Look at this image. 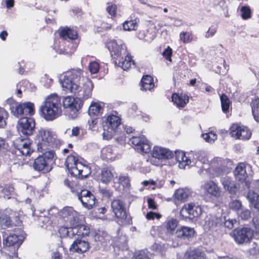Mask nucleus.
<instances>
[{
    "mask_svg": "<svg viewBox=\"0 0 259 259\" xmlns=\"http://www.w3.org/2000/svg\"><path fill=\"white\" fill-rule=\"evenodd\" d=\"M87 169L88 167L87 166L83 165L81 162H78L70 173L75 177H85L87 174L84 172V171Z\"/></svg>",
    "mask_w": 259,
    "mask_h": 259,
    "instance_id": "26",
    "label": "nucleus"
},
{
    "mask_svg": "<svg viewBox=\"0 0 259 259\" xmlns=\"http://www.w3.org/2000/svg\"><path fill=\"white\" fill-rule=\"evenodd\" d=\"M247 198L252 206L259 210V195L254 191H250L248 193Z\"/></svg>",
    "mask_w": 259,
    "mask_h": 259,
    "instance_id": "31",
    "label": "nucleus"
},
{
    "mask_svg": "<svg viewBox=\"0 0 259 259\" xmlns=\"http://www.w3.org/2000/svg\"><path fill=\"white\" fill-rule=\"evenodd\" d=\"M176 159L179 162V166L181 168H185L186 165L190 164L191 160L185 156V154L182 151L175 152Z\"/></svg>",
    "mask_w": 259,
    "mask_h": 259,
    "instance_id": "23",
    "label": "nucleus"
},
{
    "mask_svg": "<svg viewBox=\"0 0 259 259\" xmlns=\"http://www.w3.org/2000/svg\"><path fill=\"white\" fill-rule=\"evenodd\" d=\"M77 197L82 205L88 209L92 208L95 203V197L89 190H82L78 193Z\"/></svg>",
    "mask_w": 259,
    "mask_h": 259,
    "instance_id": "10",
    "label": "nucleus"
},
{
    "mask_svg": "<svg viewBox=\"0 0 259 259\" xmlns=\"http://www.w3.org/2000/svg\"><path fill=\"white\" fill-rule=\"evenodd\" d=\"M67 231H68V228L65 227H62L59 230V232L60 235L62 237H67V232H68Z\"/></svg>",
    "mask_w": 259,
    "mask_h": 259,
    "instance_id": "58",
    "label": "nucleus"
},
{
    "mask_svg": "<svg viewBox=\"0 0 259 259\" xmlns=\"http://www.w3.org/2000/svg\"><path fill=\"white\" fill-rule=\"evenodd\" d=\"M252 222L254 227L255 231L253 233V237L256 239L259 238V218H254Z\"/></svg>",
    "mask_w": 259,
    "mask_h": 259,
    "instance_id": "47",
    "label": "nucleus"
},
{
    "mask_svg": "<svg viewBox=\"0 0 259 259\" xmlns=\"http://www.w3.org/2000/svg\"><path fill=\"white\" fill-rule=\"evenodd\" d=\"M100 192L104 196L106 197L107 198L111 197L113 195V192L110 190L103 188L100 190Z\"/></svg>",
    "mask_w": 259,
    "mask_h": 259,
    "instance_id": "55",
    "label": "nucleus"
},
{
    "mask_svg": "<svg viewBox=\"0 0 259 259\" xmlns=\"http://www.w3.org/2000/svg\"><path fill=\"white\" fill-rule=\"evenodd\" d=\"M79 133V129L77 127H74L72 129L71 136H77Z\"/></svg>",
    "mask_w": 259,
    "mask_h": 259,
    "instance_id": "64",
    "label": "nucleus"
},
{
    "mask_svg": "<svg viewBox=\"0 0 259 259\" xmlns=\"http://www.w3.org/2000/svg\"><path fill=\"white\" fill-rule=\"evenodd\" d=\"M33 166L35 170L38 171H43L44 172H48L52 169V166L50 165L40 156L34 159Z\"/></svg>",
    "mask_w": 259,
    "mask_h": 259,
    "instance_id": "18",
    "label": "nucleus"
},
{
    "mask_svg": "<svg viewBox=\"0 0 259 259\" xmlns=\"http://www.w3.org/2000/svg\"><path fill=\"white\" fill-rule=\"evenodd\" d=\"M60 37L63 39H69L71 40H74L77 37V32L68 27L61 29L60 32Z\"/></svg>",
    "mask_w": 259,
    "mask_h": 259,
    "instance_id": "22",
    "label": "nucleus"
},
{
    "mask_svg": "<svg viewBox=\"0 0 259 259\" xmlns=\"http://www.w3.org/2000/svg\"><path fill=\"white\" fill-rule=\"evenodd\" d=\"M190 259H201V257L197 254V252L195 251H191L189 254Z\"/></svg>",
    "mask_w": 259,
    "mask_h": 259,
    "instance_id": "60",
    "label": "nucleus"
},
{
    "mask_svg": "<svg viewBox=\"0 0 259 259\" xmlns=\"http://www.w3.org/2000/svg\"><path fill=\"white\" fill-rule=\"evenodd\" d=\"M195 231L193 228L182 226L178 229L176 232V236L184 241L189 240L192 238L195 234Z\"/></svg>",
    "mask_w": 259,
    "mask_h": 259,
    "instance_id": "15",
    "label": "nucleus"
},
{
    "mask_svg": "<svg viewBox=\"0 0 259 259\" xmlns=\"http://www.w3.org/2000/svg\"><path fill=\"white\" fill-rule=\"evenodd\" d=\"M234 175L237 180L243 182L247 177L245 164L243 163H239L235 168Z\"/></svg>",
    "mask_w": 259,
    "mask_h": 259,
    "instance_id": "21",
    "label": "nucleus"
},
{
    "mask_svg": "<svg viewBox=\"0 0 259 259\" xmlns=\"http://www.w3.org/2000/svg\"><path fill=\"white\" fill-rule=\"evenodd\" d=\"M35 142L37 145V150L40 152H44L49 150L51 143L45 140L41 141L40 139H35Z\"/></svg>",
    "mask_w": 259,
    "mask_h": 259,
    "instance_id": "35",
    "label": "nucleus"
},
{
    "mask_svg": "<svg viewBox=\"0 0 259 259\" xmlns=\"http://www.w3.org/2000/svg\"><path fill=\"white\" fill-rule=\"evenodd\" d=\"M14 190V189L12 186H8L5 187L2 190V192L3 194L4 197L9 199L11 198V195L13 193Z\"/></svg>",
    "mask_w": 259,
    "mask_h": 259,
    "instance_id": "45",
    "label": "nucleus"
},
{
    "mask_svg": "<svg viewBox=\"0 0 259 259\" xmlns=\"http://www.w3.org/2000/svg\"><path fill=\"white\" fill-rule=\"evenodd\" d=\"M204 189L206 192L214 197L218 198L221 195L220 188L213 181L206 182L204 185Z\"/></svg>",
    "mask_w": 259,
    "mask_h": 259,
    "instance_id": "19",
    "label": "nucleus"
},
{
    "mask_svg": "<svg viewBox=\"0 0 259 259\" xmlns=\"http://www.w3.org/2000/svg\"><path fill=\"white\" fill-rule=\"evenodd\" d=\"M134 259H150L144 253H139L136 255Z\"/></svg>",
    "mask_w": 259,
    "mask_h": 259,
    "instance_id": "62",
    "label": "nucleus"
},
{
    "mask_svg": "<svg viewBox=\"0 0 259 259\" xmlns=\"http://www.w3.org/2000/svg\"><path fill=\"white\" fill-rule=\"evenodd\" d=\"M250 214V212L248 210H245L240 213V217L243 220H247L249 218Z\"/></svg>",
    "mask_w": 259,
    "mask_h": 259,
    "instance_id": "57",
    "label": "nucleus"
},
{
    "mask_svg": "<svg viewBox=\"0 0 259 259\" xmlns=\"http://www.w3.org/2000/svg\"><path fill=\"white\" fill-rule=\"evenodd\" d=\"M251 106L254 118L257 122H259V98L253 100Z\"/></svg>",
    "mask_w": 259,
    "mask_h": 259,
    "instance_id": "34",
    "label": "nucleus"
},
{
    "mask_svg": "<svg viewBox=\"0 0 259 259\" xmlns=\"http://www.w3.org/2000/svg\"><path fill=\"white\" fill-rule=\"evenodd\" d=\"M41 116L47 121H52L62 114L61 98L56 94L48 96L40 106Z\"/></svg>",
    "mask_w": 259,
    "mask_h": 259,
    "instance_id": "3",
    "label": "nucleus"
},
{
    "mask_svg": "<svg viewBox=\"0 0 259 259\" xmlns=\"http://www.w3.org/2000/svg\"><path fill=\"white\" fill-rule=\"evenodd\" d=\"M221 106L222 110L224 112L228 111L230 102L228 97L225 94L221 96Z\"/></svg>",
    "mask_w": 259,
    "mask_h": 259,
    "instance_id": "39",
    "label": "nucleus"
},
{
    "mask_svg": "<svg viewBox=\"0 0 259 259\" xmlns=\"http://www.w3.org/2000/svg\"><path fill=\"white\" fill-rule=\"evenodd\" d=\"M21 222L19 218L16 217L15 221L13 222L9 216L6 214H3L0 216V224L2 227H12L13 226L21 225Z\"/></svg>",
    "mask_w": 259,
    "mask_h": 259,
    "instance_id": "20",
    "label": "nucleus"
},
{
    "mask_svg": "<svg viewBox=\"0 0 259 259\" xmlns=\"http://www.w3.org/2000/svg\"><path fill=\"white\" fill-rule=\"evenodd\" d=\"M13 144L15 148L23 155H29L32 152L31 143L29 139L18 138L14 141Z\"/></svg>",
    "mask_w": 259,
    "mask_h": 259,
    "instance_id": "8",
    "label": "nucleus"
},
{
    "mask_svg": "<svg viewBox=\"0 0 259 259\" xmlns=\"http://www.w3.org/2000/svg\"><path fill=\"white\" fill-rule=\"evenodd\" d=\"M120 124V119L118 116L114 115H109L103 125V138L106 140L111 139L116 128Z\"/></svg>",
    "mask_w": 259,
    "mask_h": 259,
    "instance_id": "4",
    "label": "nucleus"
},
{
    "mask_svg": "<svg viewBox=\"0 0 259 259\" xmlns=\"http://www.w3.org/2000/svg\"><path fill=\"white\" fill-rule=\"evenodd\" d=\"M229 206L231 209L238 210L241 207V203L239 200H234L230 203Z\"/></svg>",
    "mask_w": 259,
    "mask_h": 259,
    "instance_id": "53",
    "label": "nucleus"
},
{
    "mask_svg": "<svg viewBox=\"0 0 259 259\" xmlns=\"http://www.w3.org/2000/svg\"><path fill=\"white\" fill-rule=\"evenodd\" d=\"M10 109L12 114L17 117H21L23 115H32L34 113V105L31 102L23 104L16 103L11 105Z\"/></svg>",
    "mask_w": 259,
    "mask_h": 259,
    "instance_id": "5",
    "label": "nucleus"
},
{
    "mask_svg": "<svg viewBox=\"0 0 259 259\" xmlns=\"http://www.w3.org/2000/svg\"><path fill=\"white\" fill-rule=\"evenodd\" d=\"M8 115L7 111L4 108L0 107V128H4L6 126V120Z\"/></svg>",
    "mask_w": 259,
    "mask_h": 259,
    "instance_id": "40",
    "label": "nucleus"
},
{
    "mask_svg": "<svg viewBox=\"0 0 259 259\" xmlns=\"http://www.w3.org/2000/svg\"><path fill=\"white\" fill-rule=\"evenodd\" d=\"M141 88L143 90H150L154 87L153 80L150 75H145L143 77L141 81Z\"/></svg>",
    "mask_w": 259,
    "mask_h": 259,
    "instance_id": "29",
    "label": "nucleus"
},
{
    "mask_svg": "<svg viewBox=\"0 0 259 259\" xmlns=\"http://www.w3.org/2000/svg\"><path fill=\"white\" fill-rule=\"evenodd\" d=\"M175 198L180 200H185L188 197L187 193L183 189H178L175 193Z\"/></svg>",
    "mask_w": 259,
    "mask_h": 259,
    "instance_id": "44",
    "label": "nucleus"
},
{
    "mask_svg": "<svg viewBox=\"0 0 259 259\" xmlns=\"http://www.w3.org/2000/svg\"><path fill=\"white\" fill-rule=\"evenodd\" d=\"M180 215L183 218L193 219L202 213L201 207L193 203L185 204L180 210Z\"/></svg>",
    "mask_w": 259,
    "mask_h": 259,
    "instance_id": "6",
    "label": "nucleus"
},
{
    "mask_svg": "<svg viewBox=\"0 0 259 259\" xmlns=\"http://www.w3.org/2000/svg\"><path fill=\"white\" fill-rule=\"evenodd\" d=\"M52 259H62V255L58 251L54 252L52 254Z\"/></svg>",
    "mask_w": 259,
    "mask_h": 259,
    "instance_id": "63",
    "label": "nucleus"
},
{
    "mask_svg": "<svg viewBox=\"0 0 259 259\" xmlns=\"http://www.w3.org/2000/svg\"><path fill=\"white\" fill-rule=\"evenodd\" d=\"M172 102L178 107H183L189 102L188 96L186 95L174 94L171 97Z\"/></svg>",
    "mask_w": 259,
    "mask_h": 259,
    "instance_id": "24",
    "label": "nucleus"
},
{
    "mask_svg": "<svg viewBox=\"0 0 259 259\" xmlns=\"http://www.w3.org/2000/svg\"><path fill=\"white\" fill-rule=\"evenodd\" d=\"M58 214L65 221L69 222L70 225H76L78 223L77 212L71 207H64L59 211Z\"/></svg>",
    "mask_w": 259,
    "mask_h": 259,
    "instance_id": "9",
    "label": "nucleus"
},
{
    "mask_svg": "<svg viewBox=\"0 0 259 259\" xmlns=\"http://www.w3.org/2000/svg\"><path fill=\"white\" fill-rule=\"evenodd\" d=\"M172 53V51L171 48L168 46L163 52L162 55L166 60L171 61Z\"/></svg>",
    "mask_w": 259,
    "mask_h": 259,
    "instance_id": "50",
    "label": "nucleus"
},
{
    "mask_svg": "<svg viewBox=\"0 0 259 259\" xmlns=\"http://www.w3.org/2000/svg\"><path fill=\"white\" fill-rule=\"evenodd\" d=\"M89 244L88 242L77 239L73 241L69 250L73 252L82 253L87 252L89 249Z\"/></svg>",
    "mask_w": 259,
    "mask_h": 259,
    "instance_id": "17",
    "label": "nucleus"
},
{
    "mask_svg": "<svg viewBox=\"0 0 259 259\" xmlns=\"http://www.w3.org/2000/svg\"><path fill=\"white\" fill-rule=\"evenodd\" d=\"M62 87L66 93L77 95L79 98L67 96L63 100V105L72 112H77L82 106L80 98L87 99L92 95V81L82 76L81 70H73L67 72L61 81Z\"/></svg>",
    "mask_w": 259,
    "mask_h": 259,
    "instance_id": "1",
    "label": "nucleus"
},
{
    "mask_svg": "<svg viewBox=\"0 0 259 259\" xmlns=\"http://www.w3.org/2000/svg\"><path fill=\"white\" fill-rule=\"evenodd\" d=\"M88 69L92 74H95L98 72L99 66H88Z\"/></svg>",
    "mask_w": 259,
    "mask_h": 259,
    "instance_id": "59",
    "label": "nucleus"
},
{
    "mask_svg": "<svg viewBox=\"0 0 259 259\" xmlns=\"http://www.w3.org/2000/svg\"><path fill=\"white\" fill-rule=\"evenodd\" d=\"M137 23L134 21H125L123 24V28L125 30L131 31L136 30Z\"/></svg>",
    "mask_w": 259,
    "mask_h": 259,
    "instance_id": "41",
    "label": "nucleus"
},
{
    "mask_svg": "<svg viewBox=\"0 0 259 259\" xmlns=\"http://www.w3.org/2000/svg\"><path fill=\"white\" fill-rule=\"evenodd\" d=\"M107 47L112 57V63L114 65H135L132 56L127 52L126 46L121 40H111Z\"/></svg>",
    "mask_w": 259,
    "mask_h": 259,
    "instance_id": "2",
    "label": "nucleus"
},
{
    "mask_svg": "<svg viewBox=\"0 0 259 259\" xmlns=\"http://www.w3.org/2000/svg\"><path fill=\"white\" fill-rule=\"evenodd\" d=\"M230 135L236 139L248 140L251 133L247 128H242L237 124H234L230 127Z\"/></svg>",
    "mask_w": 259,
    "mask_h": 259,
    "instance_id": "12",
    "label": "nucleus"
},
{
    "mask_svg": "<svg viewBox=\"0 0 259 259\" xmlns=\"http://www.w3.org/2000/svg\"><path fill=\"white\" fill-rule=\"evenodd\" d=\"M102 107L101 105L97 103H93L89 108V114L92 116H98L101 112Z\"/></svg>",
    "mask_w": 259,
    "mask_h": 259,
    "instance_id": "32",
    "label": "nucleus"
},
{
    "mask_svg": "<svg viewBox=\"0 0 259 259\" xmlns=\"http://www.w3.org/2000/svg\"><path fill=\"white\" fill-rule=\"evenodd\" d=\"M116 6L113 4L108 6L106 8V10L109 15L115 16L116 13Z\"/></svg>",
    "mask_w": 259,
    "mask_h": 259,
    "instance_id": "54",
    "label": "nucleus"
},
{
    "mask_svg": "<svg viewBox=\"0 0 259 259\" xmlns=\"http://www.w3.org/2000/svg\"><path fill=\"white\" fill-rule=\"evenodd\" d=\"M180 38L184 43H188L191 41L192 37L188 32H182L180 34Z\"/></svg>",
    "mask_w": 259,
    "mask_h": 259,
    "instance_id": "46",
    "label": "nucleus"
},
{
    "mask_svg": "<svg viewBox=\"0 0 259 259\" xmlns=\"http://www.w3.org/2000/svg\"><path fill=\"white\" fill-rule=\"evenodd\" d=\"M36 139L40 140H45L51 143L52 141V136L51 133L47 130H41L39 131L37 135Z\"/></svg>",
    "mask_w": 259,
    "mask_h": 259,
    "instance_id": "33",
    "label": "nucleus"
},
{
    "mask_svg": "<svg viewBox=\"0 0 259 259\" xmlns=\"http://www.w3.org/2000/svg\"><path fill=\"white\" fill-rule=\"evenodd\" d=\"M178 225V221L177 220L175 219H171L167 221L166 228L168 231L171 232L175 230Z\"/></svg>",
    "mask_w": 259,
    "mask_h": 259,
    "instance_id": "42",
    "label": "nucleus"
},
{
    "mask_svg": "<svg viewBox=\"0 0 259 259\" xmlns=\"http://www.w3.org/2000/svg\"><path fill=\"white\" fill-rule=\"evenodd\" d=\"M76 224V226H75V228L77 230V234L76 235L78 236H84L88 235L90 233V229L89 228L83 225H78Z\"/></svg>",
    "mask_w": 259,
    "mask_h": 259,
    "instance_id": "37",
    "label": "nucleus"
},
{
    "mask_svg": "<svg viewBox=\"0 0 259 259\" xmlns=\"http://www.w3.org/2000/svg\"><path fill=\"white\" fill-rule=\"evenodd\" d=\"M112 210L116 218L120 221L126 220L127 214L125 203L122 200L115 199L111 202Z\"/></svg>",
    "mask_w": 259,
    "mask_h": 259,
    "instance_id": "7",
    "label": "nucleus"
},
{
    "mask_svg": "<svg viewBox=\"0 0 259 259\" xmlns=\"http://www.w3.org/2000/svg\"><path fill=\"white\" fill-rule=\"evenodd\" d=\"M223 220V224L226 228H227L229 229H231L234 227V224L236 223V221L234 219H227L226 217H225Z\"/></svg>",
    "mask_w": 259,
    "mask_h": 259,
    "instance_id": "49",
    "label": "nucleus"
},
{
    "mask_svg": "<svg viewBox=\"0 0 259 259\" xmlns=\"http://www.w3.org/2000/svg\"><path fill=\"white\" fill-rule=\"evenodd\" d=\"M100 177L102 182L106 184L112 180L113 174L110 168L105 167L101 170Z\"/></svg>",
    "mask_w": 259,
    "mask_h": 259,
    "instance_id": "28",
    "label": "nucleus"
},
{
    "mask_svg": "<svg viewBox=\"0 0 259 259\" xmlns=\"http://www.w3.org/2000/svg\"><path fill=\"white\" fill-rule=\"evenodd\" d=\"M153 157L158 159H167L173 157V152L168 149L155 146L152 151Z\"/></svg>",
    "mask_w": 259,
    "mask_h": 259,
    "instance_id": "16",
    "label": "nucleus"
},
{
    "mask_svg": "<svg viewBox=\"0 0 259 259\" xmlns=\"http://www.w3.org/2000/svg\"><path fill=\"white\" fill-rule=\"evenodd\" d=\"M71 227L68 228V232L67 237L72 238L77 234V230L75 228L76 225H70Z\"/></svg>",
    "mask_w": 259,
    "mask_h": 259,
    "instance_id": "51",
    "label": "nucleus"
},
{
    "mask_svg": "<svg viewBox=\"0 0 259 259\" xmlns=\"http://www.w3.org/2000/svg\"><path fill=\"white\" fill-rule=\"evenodd\" d=\"M202 137L207 142H214L217 139V136L215 134L210 132L207 134H202Z\"/></svg>",
    "mask_w": 259,
    "mask_h": 259,
    "instance_id": "48",
    "label": "nucleus"
},
{
    "mask_svg": "<svg viewBox=\"0 0 259 259\" xmlns=\"http://www.w3.org/2000/svg\"><path fill=\"white\" fill-rule=\"evenodd\" d=\"M77 156V154L75 153H74L73 154L68 156L66 158L65 162L66 166L70 172L72 170V169H73V168L75 166L76 164L78 162Z\"/></svg>",
    "mask_w": 259,
    "mask_h": 259,
    "instance_id": "30",
    "label": "nucleus"
},
{
    "mask_svg": "<svg viewBox=\"0 0 259 259\" xmlns=\"http://www.w3.org/2000/svg\"><path fill=\"white\" fill-rule=\"evenodd\" d=\"M221 181L225 189L231 194L236 193L237 188L234 183L231 181L230 178L225 177L222 178Z\"/></svg>",
    "mask_w": 259,
    "mask_h": 259,
    "instance_id": "27",
    "label": "nucleus"
},
{
    "mask_svg": "<svg viewBox=\"0 0 259 259\" xmlns=\"http://www.w3.org/2000/svg\"><path fill=\"white\" fill-rule=\"evenodd\" d=\"M18 237L15 234L9 235L4 240V244L7 246L18 244Z\"/></svg>",
    "mask_w": 259,
    "mask_h": 259,
    "instance_id": "36",
    "label": "nucleus"
},
{
    "mask_svg": "<svg viewBox=\"0 0 259 259\" xmlns=\"http://www.w3.org/2000/svg\"><path fill=\"white\" fill-rule=\"evenodd\" d=\"M241 17L243 19H247L251 17V10L248 6H243L241 8Z\"/></svg>",
    "mask_w": 259,
    "mask_h": 259,
    "instance_id": "43",
    "label": "nucleus"
},
{
    "mask_svg": "<svg viewBox=\"0 0 259 259\" xmlns=\"http://www.w3.org/2000/svg\"><path fill=\"white\" fill-rule=\"evenodd\" d=\"M223 225L222 219L218 218L215 216H211L206 219L204 226L208 229H213L215 227Z\"/></svg>",
    "mask_w": 259,
    "mask_h": 259,
    "instance_id": "25",
    "label": "nucleus"
},
{
    "mask_svg": "<svg viewBox=\"0 0 259 259\" xmlns=\"http://www.w3.org/2000/svg\"><path fill=\"white\" fill-rule=\"evenodd\" d=\"M148 203L149 208L153 209H156V206L155 204V202L153 199H150V198L148 199Z\"/></svg>",
    "mask_w": 259,
    "mask_h": 259,
    "instance_id": "61",
    "label": "nucleus"
},
{
    "mask_svg": "<svg viewBox=\"0 0 259 259\" xmlns=\"http://www.w3.org/2000/svg\"><path fill=\"white\" fill-rule=\"evenodd\" d=\"M119 182L123 187H128L130 186V180L127 177L121 176L119 178Z\"/></svg>",
    "mask_w": 259,
    "mask_h": 259,
    "instance_id": "52",
    "label": "nucleus"
},
{
    "mask_svg": "<svg viewBox=\"0 0 259 259\" xmlns=\"http://www.w3.org/2000/svg\"><path fill=\"white\" fill-rule=\"evenodd\" d=\"M41 153H42V155H40V156L42 157L45 159V161L46 162L47 161V163L50 164V165H51L55 156V152L53 150L49 149Z\"/></svg>",
    "mask_w": 259,
    "mask_h": 259,
    "instance_id": "38",
    "label": "nucleus"
},
{
    "mask_svg": "<svg viewBox=\"0 0 259 259\" xmlns=\"http://www.w3.org/2000/svg\"><path fill=\"white\" fill-rule=\"evenodd\" d=\"M217 32V28H209L208 31L206 32L205 34V37L208 38L210 36H213Z\"/></svg>",
    "mask_w": 259,
    "mask_h": 259,
    "instance_id": "56",
    "label": "nucleus"
},
{
    "mask_svg": "<svg viewBox=\"0 0 259 259\" xmlns=\"http://www.w3.org/2000/svg\"><path fill=\"white\" fill-rule=\"evenodd\" d=\"M132 143L137 146V150L143 153H148L150 146L147 140L144 137H133L131 139Z\"/></svg>",
    "mask_w": 259,
    "mask_h": 259,
    "instance_id": "14",
    "label": "nucleus"
},
{
    "mask_svg": "<svg viewBox=\"0 0 259 259\" xmlns=\"http://www.w3.org/2000/svg\"><path fill=\"white\" fill-rule=\"evenodd\" d=\"M19 130L26 136L32 134L35 128V122L31 118H22L19 121Z\"/></svg>",
    "mask_w": 259,
    "mask_h": 259,
    "instance_id": "13",
    "label": "nucleus"
},
{
    "mask_svg": "<svg viewBox=\"0 0 259 259\" xmlns=\"http://www.w3.org/2000/svg\"><path fill=\"white\" fill-rule=\"evenodd\" d=\"M234 239L239 244H242L249 241L253 236L251 230L248 228H243L240 229L235 230L234 232Z\"/></svg>",
    "mask_w": 259,
    "mask_h": 259,
    "instance_id": "11",
    "label": "nucleus"
}]
</instances>
